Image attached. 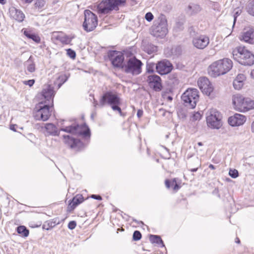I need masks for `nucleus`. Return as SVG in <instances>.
Segmentation results:
<instances>
[{"label": "nucleus", "instance_id": "nucleus-1", "mask_svg": "<svg viewBox=\"0 0 254 254\" xmlns=\"http://www.w3.org/2000/svg\"><path fill=\"white\" fill-rule=\"evenodd\" d=\"M232 61L228 58H224L213 62L208 68L209 74L214 77L228 72L232 67Z\"/></svg>", "mask_w": 254, "mask_h": 254}, {"label": "nucleus", "instance_id": "nucleus-2", "mask_svg": "<svg viewBox=\"0 0 254 254\" xmlns=\"http://www.w3.org/2000/svg\"><path fill=\"white\" fill-rule=\"evenodd\" d=\"M233 56L236 61L245 65L254 64V55L244 46H238L233 51Z\"/></svg>", "mask_w": 254, "mask_h": 254}, {"label": "nucleus", "instance_id": "nucleus-3", "mask_svg": "<svg viewBox=\"0 0 254 254\" xmlns=\"http://www.w3.org/2000/svg\"><path fill=\"white\" fill-rule=\"evenodd\" d=\"M106 103L110 105L114 111H118L120 114L122 115V110L119 107L121 100L117 95L110 92L105 93L100 100L99 105L103 107Z\"/></svg>", "mask_w": 254, "mask_h": 254}, {"label": "nucleus", "instance_id": "nucleus-4", "mask_svg": "<svg viewBox=\"0 0 254 254\" xmlns=\"http://www.w3.org/2000/svg\"><path fill=\"white\" fill-rule=\"evenodd\" d=\"M222 114L216 109H211L206 117L207 126L213 129H219L222 126Z\"/></svg>", "mask_w": 254, "mask_h": 254}, {"label": "nucleus", "instance_id": "nucleus-5", "mask_svg": "<svg viewBox=\"0 0 254 254\" xmlns=\"http://www.w3.org/2000/svg\"><path fill=\"white\" fill-rule=\"evenodd\" d=\"M198 92L196 89H187L182 95V99L186 106L194 108L198 100Z\"/></svg>", "mask_w": 254, "mask_h": 254}, {"label": "nucleus", "instance_id": "nucleus-6", "mask_svg": "<svg viewBox=\"0 0 254 254\" xmlns=\"http://www.w3.org/2000/svg\"><path fill=\"white\" fill-rule=\"evenodd\" d=\"M142 63L135 57L130 58L124 66V70L127 73L138 75L141 72Z\"/></svg>", "mask_w": 254, "mask_h": 254}, {"label": "nucleus", "instance_id": "nucleus-7", "mask_svg": "<svg viewBox=\"0 0 254 254\" xmlns=\"http://www.w3.org/2000/svg\"><path fill=\"white\" fill-rule=\"evenodd\" d=\"M98 24V18L96 14L90 10L84 11V21L83 23V27L87 32L93 31Z\"/></svg>", "mask_w": 254, "mask_h": 254}, {"label": "nucleus", "instance_id": "nucleus-8", "mask_svg": "<svg viewBox=\"0 0 254 254\" xmlns=\"http://www.w3.org/2000/svg\"><path fill=\"white\" fill-rule=\"evenodd\" d=\"M61 130L74 134L83 135L85 137L90 136L89 128L85 125L79 126L74 124L63 127L61 128Z\"/></svg>", "mask_w": 254, "mask_h": 254}, {"label": "nucleus", "instance_id": "nucleus-9", "mask_svg": "<svg viewBox=\"0 0 254 254\" xmlns=\"http://www.w3.org/2000/svg\"><path fill=\"white\" fill-rule=\"evenodd\" d=\"M167 32V22L165 19H161L152 26L151 34L154 37L162 38Z\"/></svg>", "mask_w": 254, "mask_h": 254}, {"label": "nucleus", "instance_id": "nucleus-10", "mask_svg": "<svg viewBox=\"0 0 254 254\" xmlns=\"http://www.w3.org/2000/svg\"><path fill=\"white\" fill-rule=\"evenodd\" d=\"M50 116L49 106L48 105H43L42 102L39 103L35 109L34 118L36 120L46 121L48 120Z\"/></svg>", "mask_w": 254, "mask_h": 254}, {"label": "nucleus", "instance_id": "nucleus-11", "mask_svg": "<svg viewBox=\"0 0 254 254\" xmlns=\"http://www.w3.org/2000/svg\"><path fill=\"white\" fill-rule=\"evenodd\" d=\"M155 68L158 73L161 75L167 74L170 73L172 69V64L167 60H163L158 62L156 64Z\"/></svg>", "mask_w": 254, "mask_h": 254}, {"label": "nucleus", "instance_id": "nucleus-12", "mask_svg": "<svg viewBox=\"0 0 254 254\" xmlns=\"http://www.w3.org/2000/svg\"><path fill=\"white\" fill-rule=\"evenodd\" d=\"M197 84L202 92L207 95H209L213 90L211 83L206 77H200L198 80Z\"/></svg>", "mask_w": 254, "mask_h": 254}, {"label": "nucleus", "instance_id": "nucleus-13", "mask_svg": "<svg viewBox=\"0 0 254 254\" xmlns=\"http://www.w3.org/2000/svg\"><path fill=\"white\" fill-rule=\"evenodd\" d=\"M110 60L114 66L121 67L124 60V55L121 52L112 51L110 54Z\"/></svg>", "mask_w": 254, "mask_h": 254}, {"label": "nucleus", "instance_id": "nucleus-14", "mask_svg": "<svg viewBox=\"0 0 254 254\" xmlns=\"http://www.w3.org/2000/svg\"><path fill=\"white\" fill-rule=\"evenodd\" d=\"M192 43L196 48L203 49L209 43V38L205 35L196 36L193 38Z\"/></svg>", "mask_w": 254, "mask_h": 254}, {"label": "nucleus", "instance_id": "nucleus-15", "mask_svg": "<svg viewBox=\"0 0 254 254\" xmlns=\"http://www.w3.org/2000/svg\"><path fill=\"white\" fill-rule=\"evenodd\" d=\"M246 118L245 116L239 114H235L234 116L228 118V122L231 126H239L243 125L246 122Z\"/></svg>", "mask_w": 254, "mask_h": 254}, {"label": "nucleus", "instance_id": "nucleus-16", "mask_svg": "<svg viewBox=\"0 0 254 254\" xmlns=\"http://www.w3.org/2000/svg\"><path fill=\"white\" fill-rule=\"evenodd\" d=\"M241 41H244L249 44L254 43V30L252 28L244 30L239 36Z\"/></svg>", "mask_w": 254, "mask_h": 254}, {"label": "nucleus", "instance_id": "nucleus-17", "mask_svg": "<svg viewBox=\"0 0 254 254\" xmlns=\"http://www.w3.org/2000/svg\"><path fill=\"white\" fill-rule=\"evenodd\" d=\"M9 14L11 17L17 21L22 22L25 18V14L20 9L11 7L9 9Z\"/></svg>", "mask_w": 254, "mask_h": 254}, {"label": "nucleus", "instance_id": "nucleus-18", "mask_svg": "<svg viewBox=\"0 0 254 254\" xmlns=\"http://www.w3.org/2000/svg\"><path fill=\"white\" fill-rule=\"evenodd\" d=\"M97 9L99 13L107 14L112 11L108 0H104L98 4Z\"/></svg>", "mask_w": 254, "mask_h": 254}, {"label": "nucleus", "instance_id": "nucleus-19", "mask_svg": "<svg viewBox=\"0 0 254 254\" xmlns=\"http://www.w3.org/2000/svg\"><path fill=\"white\" fill-rule=\"evenodd\" d=\"M55 91L54 87L50 85H47L44 86L42 91V95L47 101L52 100L53 101Z\"/></svg>", "mask_w": 254, "mask_h": 254}, {"label": "nucleus", "instance_id": "nucleus-20", "mask_svg": "<svg viewBox=\"0 0 254 254\" xmlns=\"http://www.w3.org/2000/svg\"><path fill=\"white\" fill-rule=\"evenodd\" d=\"M245 98L243 97L240 94L234 95L233 97V104L235 106V108L241 111L242 107H243V104L245 100Z\"/></svg>", "mask_w": 254, "mask_h": 254}, {"label": "nucleus", "instance_id": "nucleus-21", "mask_svg": "<svg viewBox=\"0 0 254 254\" xmlns=\"http://www.w3.org/2000/svg\"><path fill=\"white\" fill-rule=\"evenodd\" d=\"M246 76L244 74H238L233 81V86L235 89L237 90L241 89L244 85V82Z\"/></svg>", "mask_w": 254, "mask_h": 254}, {"label": "nucleus", "instance_id": "nucleus-22", "mask_svg": "<svg viewBox=\"0 0 254 254\" xmlns=\"http://www.w3.org/2000/svg\"><path fill=\"white\" fill-rule=\"evenodd\" d=\"M64 138L65 143L71 148L79 146L81 144V142L79 140L71 137L69 135H64Z\"/></svg>", "mask_w": 254, "mask_h": 254}, {"label": "nucleus", "instance_id": "nucleus-23", "mask_svg": "<svg viewBox=\"0 0 254 254\" xmlns=\"http://www.w3.org/2000/svg\"><path fill=\"white\" fill-rule=\"evenodd\" d=\"M254 109V101L249 98L245 99L241 112H247Z\"/></svg>", "mask_w": 254, "mask_h": 254}, {"label": "nucleus", "instance_id": "nucleus-24", "mask_svg": "<svg viewBox=\"0 0 254 254\" xmlns=\"http://www.w3.org/2000/svg\"><path fill=\"white\" fill-rule=\"evenodd\" d=\"M45 129L47 133L49 135L53 136L59 135L57 127L53 124H46L45 126Z\"/></svg>", "mask_w": 254, "mask_h": 254}, {"label": "nucleus", "instance_id": "nucleus-25", "mask_svg": "<svg viewBox=\"0 0 254 254\" xmlns=\"http://www.w3.org/2000/svg\"><path fill=\"white\" fill-rule=\"evenodd\" d=\"M83 201V197L82 195L80 194H77L72 198L69 204V206L72 209H73L76 206L82 202Z\"/></svg>", "mask_w": 254, "mask_h": 254}, {"label": "nucleus", "instance_id": "nucleus-26", "mask_svg": "<svg viewBox=\"0 0 254 254\" xmlns=\"http://www.w3.org/2000/svg\"><path fill=\"white\" fill-rule=\"evenodd\" d=\"M201 10L199 5L195 3H190L187 8V12L190 14H195Z\"/></svg>", "mask_w": 254, "mask_h": 254}, {"label": "nucleus", "instance_id": "nucleus-27", "mask_svg": "<svg viewBox=\"0 0 254 254\" xmlns=\"http://www.w3.org/2000/svg\"><path fill=\"white\" fill-rule=\"evenodd\" d=\"M24 65L26 66L27 71L32 73L35 71V64L33 60L32 56L25 62Z\"/></svg>", "mask_w": 254, "mask_h": 254}, {"label": "nucleus", "instance_id": "nucleus-28", "mask_svg": "<svg viewBox=\"0 0 254 254\" xmlns=\"http://www.w3.org/2000/svg\"><path fill=\"white\" fill-rule=\"evenodd\" d=\"M108 1H109L110 6L112 10H118L119 6L126 2V0H108Z\"/></svg>", "mask_w": 254, "mask_h": 254}, {"label": "nucleus", "instance_id": "nucleus-29", "mask_svg": "<svg viewBox=\"0 0 254 254\" xmlns=\"http://www.w3.org/2000/svg\"><path fill=\"white\" fill-rule=\"evenodd\" d=\"M165 186L167 189H170L171 187L173 188V190L175 191L178 190L180 189L179 186L176 182V179H174L172 181L166 180Z\"/></svg>", "mask_w": 254, "mask_h": 254}, {"label": "nucleus", "instance_id": "nucleus-30", "mask_svg": "<svg viewBox=\"0 0 254 254\" xmlns=\"http://www.w3.org/2000/svg\"><path fill=\"white\" fill-rule=\"evenodd\" d=\"M55 33L57 34L56 39L60 40L62 43L68 44L71 41V39L67 36L64 35L63 33L56 32Z\"/></svg>", "mask_w": 254, "mask_h": 254}, {"label": "nucleus", "instance_id": "nucleus-31", "mask_svg": "<svg viewBox=\"0 0 254 254\" xmlns=\"http://www.w3.org/2000/svg\"><path fill=\"white\" fill-rule=\"evenodd\" d=\"M150 241L152 243H156L158 245L161 244L162 247H164L165 245L163 244V242L161 239V237L157 235H150Z\"/></svg>", "mask_w": 254, "mask_h": 254}, {"label": "nucleus", "instance_id": "nucleus-32", "mask_svg": "<svg viewBox=\"0 0 254 254\" xmlns=\"http://www.w3.org/2000/svg\"><path fill=\"white\" fill-rule=\"evenodd\" d=\"M161 81L160 77L157 75H150L148 76L147 81L150 84V85L153 84L154 83L158 82Z\"/></svg>", "mask_w": 254, "mask_h": 254}, {"label": "nucleus", "instance_id": "nucleus-33", "mask_svg": "<svg viewBox=\"0 0 254 254\" xmlns=\"http://www.w3.org/2000/svg\"><path fill=\"white\" fill-rule=\"evenodd\" d=\"M24 34L27 37L32 39L34 41H35L36 43H39L40 41V38L38 36L34 34L30 33L27 31H25Z\"/></svg>", "mask_w": 254, "mask_h": 254}, {"label": "nucleus", "instance_id": "nucleus-34", "mask_svg": "<svg viewBox=\"0 0 254 254\" xmlns=\"http://www.w3.org/2000/svg\"><path fill=\"white\" fill-rule=\"evenodd\" d=\"M17 233L23 236L27 237L29 234V231L24 226H20L17 228Z\"/></svg>", "mask_w": 254, "mask_h": 254}, {"label": "nucleus", "instance_id": "nucleus-35", "mask_svg": "<svg viewBox=\"0 0 254 254\" xmlns=\"http://www.w3.org/2000/svg\"><path fill=\"white\" fill-rule=\"evenodd\" d=\"M68 79V76L66 74H61L58 77V80L59 81V87L64 83Z\"/></svg>", "mask_w": 254, "mask_h": 254}, {"label": "nucleus", "instance_id": "nucleus-36", "mask_svg": "<svg viewBox=\"0 0 254 254\" xmlns=\"http://www.w3.org/2000/svg\"><path fill=\"white\" fill-rule=\"evenodd\" d=\"M156 64L153 63H147L146 64V72L147 73H153Z\"/></svg>", "mask_w": 254, "mask_h": 254}, {"label": "nucleus", "instance_id": "nucleus-37", "mask_svg": "<svg viewBox=\"0 0 254 254\" xmlns=\"http://www.w3.org/2000/svg\"><path fill=\"white\" fill-rule=\"evenodd\" d=\"M248 12L251 15L254 16V0L249 4L248 6Z\"/></svg>", "mask_w": 254, "mask_h": 254}, {"label": "nucleus", "instance_id": "nucleus-38", "mask_svg": "<svg viewBox=\"0 0 254 254\" xmlns=\"http://www.w3.org/2000/svg\"><path fill=\"white\" fill-rule=\"evenodd\" d=\"M45 3L46 2L44 0H37L35 3V6L38 9H41L45 6Z\"/></svg>", "mask_w": 254, "mask_h": 254}, {"label": "nucleus", "instance_id": "nucleus-39", "mask_svg": "<svg viewBox=\"0 0 254 254\" xmlns=\"http://www.w3.org/2000/svg\"><path fill=\"white\" fill-rule=\"evenodd\" d=\"M229 175L233 178H236L238 177V171L236 169H230Z\"/></svg>", "mask_w": 254, "mask_h": 254}, {"label": "nucleus", "instance_id": "nucleus-40", "mask_svg": "<svg viewBox=\"0 0 254 254\" xmlns=\"http://www.w3.org/2000/svg\"><path fill=\"white\" fill-rule=\"evenodd\" d=\"M201 115L199 112H195L191 117V120L193 121L199 120L201 119Z\"/></svg>", "mask_w": 254, "mask_h": 254}, {"label": "nucleus", "instance_id": "nucleus-41", "mask_svg": "<svg viewBox=\"0 0 254 254\" xmlns=\"http://www.w3.org/2000/svg\"><path fill=\"white\" fill-rule=\"evenodd\" d=\"M141 238V234L138 231H135L133 234V239L135 241L139 240Z\"/></svg>", "mask_w": 254, "mask_h": 254}, {"label": "nucleus", "instance_id": "nucleus-42", "mask_svg": "<svg viewBox=\"0 0 254 254\" xmlns=\"http://www.w3.org/2000/svg\"><path fill=\"white\" fill-rule=\"evenodd\" d=\"M150 86H152L153 89L156 91H158V90H161V85L160 81H158V82L154 83Z\"/></svg>", "mask_w": 254, "mask_h": 254}, {"label": "nucleus", "instance_id": "nucleus-43", "mask_svg": "<svg viewBox=\"0 0 254 254\" xmlns=\"http://www.w3.org/2000/svg\"><path fill=\"white\" fill-rule=\"evenodd\" d=\"M67 55L72 59H74L76 56L75 52L70 49L67 50Z\"/></svg>", "mask_w": 254, "mask_h": 254}, {"label": "nucleus", "instance_id": "nucleus-44", "mask_svg": "<svg viewBox=\"0 0 254 254\" xmlns=\"http://www.w3.org/2000/svg\"><path fill=\"white\" fill-rule=\"evenodd\" d=\"M153 17L154 16L153 14H152L151 12H150L146 13L145 16V19L149 22L152 20Z\"/></svg>", "mask_w": 254, "mask_h": 254}, {"label": "nucleus", "instance_id": "nucleus-45", "mask_svg": "<svg viewBox=\"0 0 254 254\" xmlns=\"http://www.w3.org/2000/svg\"><path fill=\"white\" fill-rule=\"evenodd\" d=\"M76 226V223L75 221H70L68 224V228L70 230H73Z\"/></svg>", "mask_w": 254, "mask_h": 254}, {"label": "nucleus", "instance_id": "nucleus-46", "mask_svg": "<svg viewBox=\"0 0 254 254\" xmlns=\"http://www.w3.org/2000/svg\"><path fill=\"white\" fill-rule=\"evenodd\" d=\"M241 13V10H239L238 9L235 12V14L234 15V22H233V27H234L235 23H236V19H237V17L238 15H239Z\"/></svg>", "mask_w": 254, "mask_h": 254}, {"label": "nucleus", "instance_id": "nucleus-47", "mask_svg": "<svg viewBox=\"0 0 254 254\" xmlns=\"http://www.w3.org/2000/svg\"><path fill=\"white\" fill-rule=\"evenodd\" d=\"M35 83L34 79H30L28 80H25L23 81V83L25 85H29L30 87L32 86Z\"/></svg>", "mask_w": 254, "mask_h": 254}, {"label": "nucleus", "instance_id": "nucleus-48", "mask_svg": "<svg viewBox=\"0 0 254 254\" xmlns=\"http://www.w3.org/2000/svg\"><path fill=\"white\" fill-rule=\"evenodd\" d=\"M52 224H51V225H50V223H44L43 225V228L44 229H45V230H49L50 229H51L52 227Z\"/></svg>", "mask_w": 254, "mask_h": 254}, {"label": "nucleus", "instance_id": "nucleus-49", "mask_svg": "<svg viewBox=\"0 0 254 254\" xmlns=\"http://www.w3.org/2000/svg\"><path fill=\"white\" fill-rule=\"evenodd\" d=\"M175 28H177L179 30H183V24L180 22L177 23Z\"/></svg>", "mask_w": 254, "mask_h": 254}, {"label": "nucleus", "instance_id": "nucleus-50", "mask_svg": "<svg viewBox=\"0 0 254 254\" xmlns=\"http://www.w3.org/2000/svg\"><path fill=\"white\" fill-rule=\"evenodd\" d=\"M91 197L92 198L97 199V200H101L102 199L101 196L99 195L92 194L91 196Z\"/></svg>", "mask_w": 254, "mask_h": 254}, {"label": "nucleus", "instance_id": "nucleus-51", "mask_svg": "<svg viewBox=\"0 0 254 254\" xmlns=\"http://www.w3.org/2000/svg\"><path fill=\"white\" fill-rule=\"evenodd\" d=\"M143 115V111L141 110H138L137 112V116L138 118H140Z\"/></svg>", "mask_w": 254, "mask_h": 254}, {"label": "nucleus", "instance_id": "nucleus-52", "mask_svg": "<svg viewBox=\"0 0 254 254\" xmlns=\"http://www.w3.org/2000/svg\"><path fill=\"white\" fill-rule=\"evenodd\" d=\"M22 1L25 3H31L33 0H21Z\"/></svg>", "mask_w": 254, "mask_h": 254}, {"label": "nucleus", "instance_id": "nucleus-53", "mask_svg": "<svg viewBox=\"0 0 254 254\" xmlns=\"http://www.w3.org/2000/svg\"><path fill=\"white\" fill-rule=\"evenodd\" d=\"M15 125H11L10 127V129L15 131H16V129L15 128Z\"/></svg>", "mask_w": 254, "mask_h": 254}, {"label": "nucleus", "instance_id": "nucleus-54", "mask_svg": "<svg viewBox=\"0 0 254 254\" xmlns=\"http://www.w3.org/2000/svg\"><path fill=\"white\" fill-rule=\"evenodd\" d=\"M251 129H252V132L253 133H254V121L253 122V123L252 124Z\"/></svg>", "mask_w": 254, "mask_h": 254}, {"label": "nucleus", "instance_id": "nucleus-55", "mask_svg": "<svg viewBox=\"0 0 254 254\" xmlns=\"http://www.w3.org/2000/svg\"><path fill=\"white\" fill-rule=\"evenodd\" d=\"M209 168L212 170H214L215 169V166L214 165H213L212 164H210L209 166Z\"/></svg>", "mask_w": 254, "mask_h": 254}, {"label": "nucleus", "instance_id": "nucleus-56", "mask_svg": "<svg viewBox=\"0 0 254 254\" xmlns=\"http://www.w3.org/2000/svg\"><path fill=\"white\" fill-rule=\"evenodd\" d=\"M152 50H151V52H154V51H156V49H157L156 47L153 46V47H152Z\"/></svg>", "mask_w": 254, "mask_h": 254}, {"label": "nucleus", "instance_id": "nucleus-57", "mask_svg": "<svg viewBox=\"0 0 254 254\" xmlns=\"http://www.w3.org/2000/svg\"><path fill=\"white\" fill-rule=\"evenodd\" d=\"M251 76L254 78V69L251 71Z\"/></svg>", "mask_w": 254, "mask_h": 254}, {"label": "nucleus", "instance_id": "nucleus-58", "mask_svg": "<svg viewBox=\"0 0 254 254\" xmlns=\"http://www.w3.org/2000/svg\"><path fill=\"white\" fill-rule=\"evenodd\" d=\"M198 169V167L191 169V172H196Z\"/></svg>", "mask_w": 254, "mask_h": 254}, {"label": "nucleus", "instance_id": "nucleus-59", "mask_svg": "<svg viewBox=\"0 0 254 254\" xmlns=\"http://www.w3.org/2000/svg\"><path fill=\"white\" fill-rule=\"evenodd\" d=\"M167 99H168V101H172V99H173V98H172V97H171V96H168V97H167Z\"/></svg>", "mask_w": 254, "mask_h": 254}, {"label": "nucleus", "instance_id": "nucleus-60", "mask_svg": "<svg viewBox=\"0 0 254 254\" xmlns=\"http://www.w3.org/2000/svg\"><path fill=\"white\" fill-rule=\"evenodd\" d=\"M5 2V0H0V3L1 4H4Z\"/></svg>", "mask_w": 254, "mask_h": 254}, {"label": "nucleus", "instance_id": "nucleus-61", "mask_svg": "<svg viewBox=\"0 0 254 254\" xmlns=\"http://www.w3.org/2000/svg\"><path fill=\"white\" fill-rule=\"evenodd\" d=\"M236 242L239 244L240 243V240L239 239V238H236Z\"/></svg>", "mask_w": 254, "mask_h": 254}, {"label": "nucleus", "instance_id": "nucleus-62", "mask_svg": "<svg viewBox=\"0 0 254 254\" xmlns=\"http://www.w3.org/2000/svg\"><path fill=\"white\" fill-rule=\"evenodd\" d=\"M197 145H198V146H202V142H198V143H197Z\"/></svg>", "mask_w": 254, "mask_h": 254}, {"label": "nucleus", "instance_id": "nucleus-63", "mask_svg": "<svg viewBox=\"0 0 254 254\" xmlns=\"http://www.w3.org/2000/svg\"><path fill=\"white\" fill-rule=\"evenodd\" d=\"M93 118H94V116H93V115L92 114V115H91V118L93 119Z\"/></svg>", "mask_w": 254, "mask_h": 254}]
</instances>
